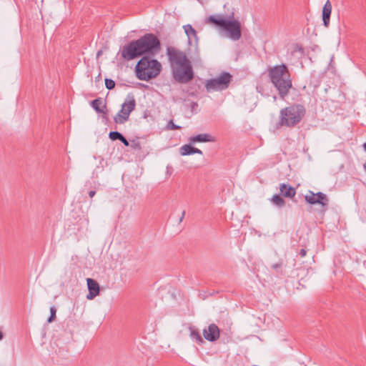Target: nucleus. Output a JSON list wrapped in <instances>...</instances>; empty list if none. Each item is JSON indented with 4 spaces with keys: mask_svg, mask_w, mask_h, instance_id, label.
<instances>
[{
    "mask_svg": "<svg viewBox=\"0 0 366 366\" xmlns=\"http://www.w3.org/2000/svg\"><path fill=\"white\" fill-rule=\"evenodd\" d=\"M161 49V43L156 35L147 33L137 40L124 45L121 51L123 59L130 61L144 54L155 56Z\"/></svg>",
    "mask_w": 366,
    "mask_h": 366,
    "instance_id": "f257e3e1",
    "label": "nucleus"
},
{
    "mask_svg": "<svg viewBox=\"0 0 366 366\" xmlns=\"http://www.w3.org/2000/svg\"><path fill=\"white\" fill-rule=\"evenodd\" d=\"M169 61L178 66L173 69L174 79L180 84H187L194 78V71L190 61L186 54L174 47L167 48Z\"/></svg>",
    "mask_w": 366,
    "mask_h": 366,
    "instance_id": "f03ea898",
    "label": "nucleus"
},
{
    "mask_svg": "<svg viewBox=\"0 0 366 366\" xmlns=\"http://www.w3.org/2000/svg\"><path fill=\"white\" fill-rule=\"evenodd\" d=\"M268 76L278 92L279 97L285 99L292 87L290 72L285 64L275 65L268 69Z\"/></svg>",
    "mask_w": 366,
    "mask_h": 366,
    "instance_id": "7ed1b4c3",
    "label": "nucleus"
},
{
    "mask_svg": "<svg viewBox=\"0 0 366 366\" xmlns=\"http://www.w3.org/2000/svg\"><path fill=\"white\" fill-rule=\"evenodd\" d=\"M205 22L226 31L227 36L232 41H238L242 36L241 23L234 18V13L228 18H224L220 14L211 15L205 19Z\"/></svg>",
    "mask_w": 366,
    "mask_h": 366,
    "instance_id": "20e7f679",
    "label": "nucleus"
},
{
    "mask_svg": "<svg viewBox=\"0 0 366 366\" xmlns=\"http://www.w3.org/2000/svg\"><path fill=\"white\" fill-rule=\"evenodd\" d=\"M161 63L147 56H142L135 66L136 76L139 80L149 81L157 77L161 72Z\"/></svg>",
    "mask_w": 366,
    "mask_h": 366,
    "instance_id": "39448f33",
    "label": "nucleus"
},
{
    "mask_svg": "<svg viewBox=\"0 0 366 366\" xmlns=\"http://www.w3.org/2000/svg\"><path fill=\"white\" fill-rule=\"evenodd\" d=\"M306 114L305 107L300 104H293L280 112V127H294L298 124Z\"/></svg>",
    "mask_w": 366,
    "mask_h": 366,
    "instance_id": "423d86ee",
    "label": "nucleus"
},
{
    "mask_svg": "<svg viewBox=\"0 0 366 366\" xmlns=\"http://www.w3.org/2000/svg\"><path fill=\"white\" fill-rule=\"evenodd\" d=\"M232 79V74L224 71L219 76L207 80L205 84L206 89L207 92L224 90L228 88Z\"/></svg>",
    "mask_w": 366,
    "mask_h": 366,
    "instance_id": "0eeeda50",
    "label": "nucleus"
},
{
    "mask_svg": "<svg viewBox=\"0 0 366 366\" xmlns=\"http://www.w3.org/2000/svg\"><path fill=\"white\" fill-rule=\"evenodd\" d=\"M136 101L132 96L126 99L125 102L122 104V109L114 117V121L117 124H124L129 119L130 113L135 109Z\"/></svg>",
    "mask_w": 366,
    "mask_h": 366,
    "instance_id": "6e6552de",
    "label": "nucleus"
},
{
    "mask_svg": "<svg viewBox=\"0 0 366 366\" xmlns=\"http://www.w3.org/2000/svg\"><path fill=\"white\" fill-rule=\"evenodd\" d=\"M202 335L207 341L215 342L219 338L220 330L216 324L212 323L207 329L203 330Z\"/></svg>",
    "mask_w": 366,
    "mask_h": 366,
    "instance_id": "1a4fd4ad",
    "label": "nucleus"
},
{
    "mask_svg": "<svg viewBox=\"0 0 366 366\" xmlns=\"http://www.w3.org/2000/svg\"><path fill=\"white\" fill-rule=\"evenodd\" d=\"M86 283L89 290V293L86 295V299L89 300H92L97 295H99L100 292V287L99 283L92 278H87Z\"/></svg>",
    "mask_w": 366,
    "mask_h": 366,
    "instance_id": "9d476101",
    "label": "nucleus"
},
{
    "mask_svg": "<svg viewBox=\"0 0 366 366\" xmlns=\"http://www.w3.org/2000/svg\"><path fill=\"white\" fill-rule=\"evenodd\" d=\"M103 100L101 97H97V99L92 100L90 102V106L92 109L98 114H102L103 119H107V105L104 103L102 105Z\"/></svg>",
    "mask_w": 366,
    "mask_h": 366,
    "instance_id": "9b49d317",
    "label": "nucleus"
},
{
    "mask_svg": "<svg viewBox=\"0 0 366 366\" xmlns=\"http://www.w3.org/2000/svg\"><path fill=\"white\" fill-rule=\"evenodd\" d=\"M183 29L187 36L189 44H194V46H197L198 36L196 30L192 27L191 24H186L183 26Z\"/></svg>",
    "mask_w": 366,
    "mask_h": 366,
    "instance_id": "f8f14e48",
    "label": "nucleus"
},
{
    "mask_svg": "<svg viewBox=\"0 0 366 366\" xmlns=\"http://www.w3.org/2000/svg\"><path fill=\"white\" fill-rule=\"evenodd\" d=\"M332 12V4L330 0H327L322 8V21L325 27H328L330 24V15Z\"/></svg>",
    "mask_w": 366,
    "mask_h": 366,
    "instance_id": "ddd939ff",
    "label": "nucleus"
},
{
    "mask_svg": "<svg viewBox=\"0 0 366 366\" xmlns=\"http://www.w3.org/2000/svg\"><path fill=\"white\" fill-rule=\"evenodd\" d=\"M189 143H195V142H213L215 141V139L212 135L204 133L199 134L195 136H192L189 139Z\"/></svg>",
    "mask_w": 366,
    "mask_h": 366,
    "instance_id": "4468645a",
    "label": "nucleus"
},
{
    "mask_svg": "<svg viewBox=\"0 0 366 366\" xmlns=\"http://www.w3.org/2000/svg\"><path fill=\"white\" fill-rule=\"evenodd\" d=\"M280 190L281 195L285 197L292 198L296 194L295 188L285 183L280 184Z\"/></svg>",
    "mask_w": 366,
    "mask_h": 366,
    "instance_id": "2eb2a0df",
    "label": "nucleus"
},
{
    "mask_svg": "<svg viewBox=\"0 0 366 366\" xmlns=\"http://www.w3.org/2000/svg\"><path fill=\"white\" fill-rule=\"evenodd\" d=\"M189 337L192 339V340L196 342L197 344L201 345L204 342V340L202 337H201V335L199 332L195 329L194 327H189Z\"/></svg>",
    "mask_w": 366,
    "mask_h": 366,
    "instance_id": "dca6fc26",
    "label": "nucleus"
},
{
    "mask_svg": "<svg viewBox=\"0 0 366 366\" xmlns=\"http://www.w3.org/2000/svg\"><path fill=\"white\" fill-rule=\"evenodd\" d=\"M191 144H184L179 148V153L182 156L194 154V147Z\"/></svg>",
    "mask_w": 366,
    "mask_h": 366,
    "instance_id": "f3484780",
    "label": "nucleus"
},
{
    "mask_svg": "<svg viewBox=\"0 0 366 366\" xmlns=\"http://www.w3.org/2000/svg\"><path fill=\"white\" fill-rule=\"evenodd\" d=\"M315 196H317V200H318L317 204L322 205V207L326 206L328 204V198L327 195L321 192H318L315 193Z\"/></svg>",
    "mask_w": 366,
    "mask_h": 366,
    "instance_id": "a211bd4d",
    "label": "nucleus"
},
{
    "mask_svg": "<svg viewBox=\"0 0 366 366\" xmlns=\"http://www.w3.org/2000/svg\"><path fill=\"white\" fill-rule=\"evenodd\" d=\"M271 202L278 207H282L285 204V201L283 197L278 194H274L272 197Z\"/></svg>",
    "mask_w": 366,
    "mask_h": 366,
    "instance_id": "6ab92c4d",
    "label": "nucleus"
},
{
    "mask_svg": "<svg viewBox=\"0 0 366 366\" xmlns=\"http://www.w3.org/2000/svg\"><path fill=\"white\" fill-rule=\"evenodd\" d=\"M305 199L307 203L310 204H315L318 202V200H317V196H315V193L312 191L308 192V193L305 196Z\"/></svg>",
    "mask_w": 366,
    "mask_h": 366,
    "instance_id": "aec40b11",
    "label": "nucleus"
},
{
    "mask_svg": "<svg viewBox=\"0 0 366 366\" xmlns=\"http://www.w3.org/2000/svg\"><path fill=\"white\" fill-rule=\"evenodd\" d=\"M124 135L117 132V131H111L109 133V137L114 141V140H119L122 139V137H123Z\"/></svg>",
    "mask_w": 366,
    "mask_h": 366,
    "instance_id": "412c9836",
    "label": "nucleus"
},
{
    "mask_svg": "<svg viewBox=\"0 0 366 366\" xmlns=\"http://www.w3.org/2000/svg\"><path fill=\"white\" fill-rule=\"evenodd\" d=\"M105 86L107 89L112 90L115 87L116 83L115 81L112 79H105Z\"/></svg>",
    "mask_w": 366,
    "mask_h": 366,
    "instance_id": "4be33fe9",
    "label": "nucleus"
},
{
    "mask_svg": "<svg viewBox=\"0 0 366 366\" xmlns=\"http://www.w3.org/2000/svg\"><path fill=\"white\" fill-rule=\"evenodd\" d=\"M56 309L54 307H50V315L47 319V322H52L56 318Z\"/></svg>",
    "mask_w": 366,
    "mask_h": 366,
    "instance_id": "5701e85b",
    "label": "nucleus"
},
{
    "mask_svg": "<svg viewBox=\"0 0 366 366\" xmlns=\"http://www.w3.org/2000/svg\"><path fill=\"white\" fill-rule=\"evenodd\" d=\"M282 266V261H280L277 263L272 264L271 265V267L272 269L275 270L277 272H280L282 274V271L280 270Z\"/></svg>",
    "mask_w": 366,
    "mask_h": 366,
    "instance_id": "b1692460",
    "label": "nucleus"
},
{
    "mask_svg": "<svg viewBox=\"0 0 366 366\" xmlns=\"http://www.w3.org/2000/svg\"><path fill=\"white\" fill-rule=\"evenodd\" d=\"M130 146L133 149L141 150V149H142L140 142L135 139L131 141Z\"/></svg>",
    "mask_w": 366,
    "mask_h": 366,
    "instance_id": "393cba45",
    "label": "nucleus"
},
{
    "mask_svg": "<svg viewBox=\"0 0 366 366\" xmlns=\"http://www.w3.org/2000/svg\"><path fill=\"white\" fill-rule=\"evenodd\" d=\"M167 129H171V130H177V129H181V127L179 126V125H177L175 124L172 120H170L169 122H168V124H167Z\"/></svg>",
    "mask_w": 366,
    "mask_h": 366,
    "instance_id": "a878e982",
    "label": "nucleus"
},
{
    "mask_svg": "<svg viewBox=\"0 0 366 366\" xmlns=\"http://www.w3.org/2000/svg\"><path fill=\"white\" fill-rule=\"evenodd\" d=\"M197 107H198V104L197 102H191L190 109L192 112L196 110Z\"/></svg>",
    "mask_w": 366,
    "mask_h": 366,
    "instance_id": "bb28decb",
    "label": "nucleus"
},
{
    "mask_svg": "<svg viewBox=\"0 0 366 366\" xmlns=\"http://www.w3.org/2000/svg\"><path fill=\"white\" fill-rule=\"evenodd\" d=\"M120 142L126 147H128L129 145V142L124 136L120 139Z\"/></svg>",
    "mask_w": 366,
    "mask_h": 366,
    "instance_id": "cd10ccee",
    "label": "nucleus"
},
{
    "mask_svg": "<svg viewBox=\"0 0 366 366\" xmlns=\"http://www.w3.org/2000/svg\"><path fill=\"white\" fill-rule=\"evenodd\" d=\"M300 51V53L304 52V49L301 45H299V44L295 45V51Z\"/></svg>",
    "mask_w": 366,
    "mask_h": 366,
    "instance_id": "c85d7f7f",
    "label": "nucleus"
},
{
    "mask_svg": "<svg viewBox=\"0 0 366 366\" xmlns=\"http://www.w3.org/2000/svg\"><path fill=\"white\" fill-rule=\"evenodd\" d=\"M306 254H307V250L305 249H301L300 250L299 254L300 255L301 257H305Z\"/></svg>",
    "mask_w": 366,
    "mask_h": 366,
    "instance_id": "c756f323",
    "label": "nucleus"
},
{
    "mask_svg": "<svg viewBox=\"0 0 366 366\" xmlns=\"http://www.w3.org/2000/svg\"><path fill=\"white\" fill-rule=\"evenodd\" d=\"M194 154H199L202 155L203 153L202 150L199 149L198 148L194 147Z\"/></svg>",
    "mask_w": 366,
    "mask_h": 366,
    "instance_id": "7c9ffc66",
    "label": "nucleus"
},
{
    "mask_svg": "<svg viewBox=\"0 0 366 366\" xmlns=\"http://www.w3.org/2000/svg\"><path fill=\"white\" fill-rule=\"evenodd\" d=\"M184 216H185V211L184 210V211H182V215L180 216V218H179V222H182V220H183V219H184Z\"/></svg>",
    "mask_w": 366,
    "mask_h": 366,
    "instance_id": "2f4dec72",
    "label": "nucleus"
},
{
    "mask_svg": "<svg viewBox=\"0 0 366 366\" xmlns=\"http://www.w3.org/2000/svg\"><path fill=\"white\" fill-rule=\"evenodd\" d=\"M96 194V192L94 190H91L89 192V196L92 198Z\"/></svg>",
    "mask_w": 366,
    "mask_h": 366,
    "instance_id": "473e14b6",
    "label": "nucleus"
},
{
    "mask_svg": "<svg viewBox=\"0 0 366 366\" xmlns=\"http://www.w3.org/2000/svg\"><path fill=\"white\" fill-rule=\"evenodd\" d=\"M4 337V335L2 333V332L0 331V340H1Z\"/></svg>",
    "mask_w": 366,
    "mask_h": 366,
    "instance_id": "72a5a7b5",
    "label": "nucleus"
},
{
    "mask_svg": "<svg viewBox=\"0 0 366 366\" xmlns=\"http://www.w3.org/2000/svg\"><path fill=\"white\" fill-rule=\"evenodd\" d=\"M363 148L366 151V142L363 144Z\"/></svg>",
    "mask_w": 366,
    "mask_h": 366,
    "instance_id": "f704fd0d",
    "label": "nucleus"
},
{
    "mask_svg": "<svg viewBox=\"0 0 366 366\" xmlns=\"http://www.w3.org/2000/svg\"><path fill=\"white\" fill-rule=\"evenodd\" d=\"M363 167H364V169H365V171H366V162L364 164Z\"/></svg>",
    "mask_w": 366,
    "mask_h": 366,
    "instance_id": "c9c22d12",
    "label": "nucleus"
},
{
    "mask_svg": "<svg viewBox=\"0 0 366 366\" xmlns=\"http://www.w3.org/2000/svg\"><path fill=\"white\" fill-rule=\"evenodd\" d=\"M101 55V51L97 53V56Z\"/></svg>",
    "mask_w": 366,
    "mask_h": 366,
    "instance_id": "e433bc0d",
    "label": "nucleus"
}]
</instances>
